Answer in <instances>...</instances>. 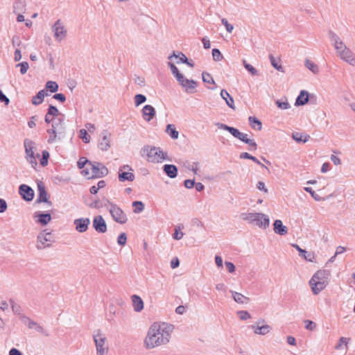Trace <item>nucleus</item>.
<instances>
[{"label":"nucleus","instance_id":"8fccbe9b","mask_svg":"<svg viewBox=\"0 0 355 355\" xmlns=\"http://www.w3.org/2000/svg\"><path fill=\"white\" fill-rule=\"evenodd\" d=\"M173 57H175V58H180V60L181 62L182 63H185V62H187V58L186 57V55L182 53V52H180L178 55L175 53V51H173V54L171 55L170 56H168V59H171Z\"/></svg>","mask_w":355,"mask_h":355},{"label":"nucleus","instance_id":"f03ea898","mask_svg":"<svg viewBox=\"0 0 355 355\" xmlns=\"http://www.w3.org/2000/svg\"><path fill=\"white\" fill-rule=\"evenodd\" d=\"M329 275L330 272L327 270H318L313 275L309 284L314 295H318L327 286Z\"/></svg>","mask_w":355,"mask_h":355},{"label":"nucleus","instance_id":"79ce46f5","mask_svg":"<svg viewBox=\"0 0 355 355\" xmlns=\"http://www.w3.org/2000/svg\"><path fill=\"white\" fill-rule=\"evenodd\" d=\"M134 212L136 214L141 213L144 209V204L141 201H134L132 202Z\"/></svg>","mask_w":355,"mask_h":355},{"label":"nucleus","instance_id":"9b49d317","mask_svg":"<svg viewBox=\"0 0 355 355\" xmlns=\"http://www.w3.org/2000/svg\"><path fill=\"white\" fill-rule=\"evenodd\" d=\"M253 330L254 333L257 335L265 336L268 334L272 329L271 327L266 324L264 319H259L255 324L249 327Z\"/></svg>","mask_w":355,"mask_h":355},{"label":"nucleus","instance_id":"b1692460","mask_svg":"<svg viewBox=\"0 0 355 355\" xmlns=\"http://www.w3.org/2000/svg\"><path fill=\"white\" fill-rule=\"evenodd\" d=\"M163 171L170 178H175L178 175V167L174 164H164Z\"/></svg>","mask_w":355,"mask_h":355},{"label":"nucleus","instance_id":"6e6d98bb","mask_svg":"<svg viewBox=\"0 0 355 355\" xmlns=\"http://www.w3.org/2000/svg\"><path fill=\"white\" fill-rule=\"evenodd\" d=\"M48 115L52 116H57L59 114V110L58 108L52 105H50L48 108L47 111Z\"/></svg>","mask_w":355,"mask_h":355},{"label":"nucleus","instance_id":"473e14b6","mask_svg":"<svg viewBox=\"0 0 355 355\" xmlns=\"http://www.w3.org/2000/svg\"><path fill=\"white\" fill-rule=\"evenodd\" d=\"M221 98L225 100L226 104L232 109L234 110V102L233 98L225 89H222L220 92Z\"/></svg>","mask_w":355,"mask_h":355},{"label":"nucleus","instance_id":"4d7b16f0","mask_svg":"<svg viewBox=\"0 0 355 355\" xmlns=\"http://www.w3.org/2000/svg\"><path fill=\"white\" fill-rule=\"evenodd\" d=\"M80 137L83 139L85 143H89L90 137L88 135L87 132L85 129H81L80 130Z\"/></svg>","mask_w":355,"mask_h":355},{"label":"nucleus","instance_id":"13d9d810","mask_svg":"<svg viewBox=\"0 0 355 355\" xmlns=\"http://www.w3.org/2000/svg\"><path fill=\"white\" fill-rule=\"evenodd\" d=\"M237 315L241 320H246L251 318V315L247 311H239Z\"/></svg>","mask_w":355,"mask_h":355},{"label":"nucleus","instance_id":"680f3d73","mask_svg":"<svg viewBox=\"0 0 355 355\" xmlns=\"http://www.w3.org/2000/svg\"><path fill=\"white\" fill-rule=\"evenodd\" d=\"M350 340V338H345V337H341L339 340H338V344L336 345V349H340L341 347H342V345L343 344H345L346 347H347V343H348V341Z\"/></svg>","mask_w":355,"mask_h":355},{"label":"nucleus","instance_id":"0e129e2a","mask_svg":"<svg viewBox=\"0 0 355 355\" xmlns=\"http://www.w3.org/2000/svg\"><path fill=\"white\" fill-rule=\"evenodd\" d=\"M184 236V233L180 231V227H175L173 237L175 240H180Z\"/></svg>","mask_w":355,"mask_h":355},{"label":"nucleus","instance_id":"aec40b11","mask_svg":"<svg viewBox=\"0 0 355 355\" xmlns=\"http://www.w3.org/2000/svg\"><path fill=\"white\" fill-rule=\"evenodd\" d=\"M110 133L107 130H104L101 135V139L99 140L98 146L103 150L106 151L110 147Z\"/></svg>","mask_w":355,"mask_h":355},{"label":"nucleus","instance_id":"c03bdc74","mask_svg":"<svg viewBox=\"0 0 355 355\" xmlns=\"http://www.w3.org/2000/svg\"><path fill=\"white\" fill-rule=\"evenodd\" d=\"M212 57L214 61L218 62L223 59V55L218 49H212Z\"/></svg>","mask_w":355,"mask_h":355},{"label":"nucleus","instance_id":"c85d7f7f","mask_svg":"<svg viewBox=\"0 0 355 355\" xmlns=\"http://www.w3.org/2000/svg\"><path fill=\"white\" fill-rule=\"evenodd\" d=\"M135 178V175L129 171H122V169L119 170V180L121 182L125 181L132 182Z\"/></svg>","mask_w":355,"mask_h":355},{"label":"nucleus","instance_id":"a19ab883","mask_svg":"<svg viewBox=\"0 0 355 355\" xmlns=\"http://www.w3.org/2000/svg\"><path fill=\"white\" fill-rule=\"evenodd\" d=\"M45 90H49L52 93H55L58 90L59 86L55 81H48L45 85Z\"/></svg>","mask_w":355,"mask_h":355},{"label":"nucleus","instance_id":"ddd939ff","mask_svg":"<svg viewBox=\"0 0 355 355\" xmlns=\"http://www.w3.org/2000/svg\"><path fill=\"white\" fill-rule=\"evenodd\" d=\"M54 37L58 41H61L67 36V29L60 19H58L52 26Z\"/></svg>","mask_w":355,"mask_h":355},{"label":"nucleus","instance_id":"393cba45","mask_svg":"<svg viewBox=\"0 0 355 355\" xmlns=\"http://www.w3.org/2000/svg\"><path fill=\"white\" fill-rule=\"evenodd\" d=\"M273 226L274 232L279 235L284 236L288 233L287 227L283 225V223L281 220H275Z\"/></svg>","mask_w":355,"mask_h":355},{"label":"nucleus","instance_id":"a878e982","mask_svg":"<svg viewBox=\"0 0 355 355\" xmlns=\"http://www.w3.org/2000/svg\"><path fill=\"white\" fill-rule=\"evenodd\" d=\"M35 218H38L37 222L42 225H47L51 220V216L49 213L35 212Z\"/></svg>","mask_w":355,"mask_h":355},{"label":"nucleus","instance_id":"423d86ee","mask_svg":"<svg viewBox=\"0 0 355 355\" xmlns=\"http://www.w3.org/2000/svg\"><path fill=\"white\" fill-rule=\"evenodd\" d=\"M93 339L95 343L97 355H107L109 346L107 337L100 329L94 331Z\"/></svg>","mask_w":355,"mask_h":355},{"label":"nucleus","instance_id":"4be33fe9","mask_svg":"<svg viewBox=\"0 0 355 355\" xmlns=\"http://www.w3.org/2000/svg\"><path fill=\"white\" fill-rule=\"evenodd\" d=\"M141 112L144 120L147 122L150 121L156 114L155 109L150 105H144Z\"/></svg>","mask_w":355,"mask_h":355},{"label":"nucleus","instance_id":"7ed1b4c3","mask_svg":"<svg viewBox=\"0 0 355 355\" xmlns=\"http://www.w3.org/2000/svg\"><path fill=\"white\" fill-rule=\"evenodd\" d=\"M216 125L219 129L228 131L233 137L248 144L250 150H256L257 149V144L256 141L252 139L248 138L247 134L243 133L238 129L224 123H216Z\"/></svg>","mask_w":355,"mask_h":355},{"label":"nucleus","instance_id":"4c0bfd02","mask_svg":"<svg viewBox=\"0 0 355 355\" xmlns=\"http://www.w3.org/2000/svg\"><path fill=\"white\" fill-rule=\"evenodd\" d=\"M269 59L272 66L277 71L284 72L283 67L279 64V59L275 58L272 54L269 55Z\"/></svg>","mask_w":355,"mask_h":355},{"label":"nucleus","instance_id":"f3484780","mask_svg":"<svg viewBox=\"0 0 355 355\" xmlns=\"http://www.w3.org/2000/svg\"><path fill=\"white\" fill-rule=\"evenodd\" d=\"M19 193L24 200L28 202L31 201L35 195L33 189L31 187L24 184L19 186Z\"/></svg>","mask_w":355,"mask_h":355},{"label":"nucleus","instance_id":"a211bd4d","mask_svg":"<svg viewBox=\"0 0 355 355\" xmlns=\"http://www.w3.org/2000/svg\"><path fill=\"white\" fill-rule=\"evenodd\" d=\"M75 229L78 232L83 233L88 230L90 224V219L89 218H76L73 221Z\"/></svg>","mask_w":355,"mask_h":355},{"label":"nucleus","instance_id":"69168bd1","mask_svg":"<svg viewBox=\"0 0 355 355\" xmlns=\"http://www.w3.org/2000/svg\"><path fill=\"white\" fill-rule=\"evenodd\" d=\"M7 209L8 204L6 201L3 198H0V213H3L7 210Z\"/></svg>","mask_w":355,"mask_h":355},{"label":"nucleus","instance_id":"dca6fc26","mask_svg":"<svg viewBox=\"0 0 355 355\" xmlns=\"http://www.w3.org/2000/svg\"><path fill=\"white\" fill-rule=\"evenodd\" d=\"M180 85L184 88L185 92L188 94H193L195 92V89L197 86L196 81L193 80H189L186 78L184 76L182 78H180L178 80Z\"/></svg>","mask_w":355,"mask_h":355},{"label":"nucleus","instance_id":"3c124183","mask_svg":"<svg viewBox=\"0 0 355 355\" xmlns=\"http://www.w3.org/2000/svg\"><path fill=\"white\" fill-rule=\"evenodd\" d=\"M49 158V153L47 150H43L42 158L40 159V164L45 166L48 164V159Z\"/></svg>","mask_w":355,"mask_h":355},{"label":"nucleus","instance_id":"f704fd0d","mask_svg":"<svg viewBox=\"0 0 355 355\" xmlns=\"http://www.w3.org/2000/svg\"><path fill=\"white\" fill-rule=\"evenodd\" d=\"M250 125L252 128L257 130H261L262 128V123L259 119L255 116H250L248 118Z\"/></svg>","mask_w":355,"mask_h":355},{"label":"nucleus","instance_id":"2f4dec72","mask_svg":"<svg viewBox=\"0 0 355 355\" xmlns=\"http://www.w3.org/2000/svg\"><path fill=\"white\" fill-rule=\"evenodd\" d=\"M309 101V93L305 90H302L300 95L295 101V105H304Z\"/></svg>","mask_w":355,"mask_h":355},{"label":"nucleus","instance_id":"58836bf2","mask_svg":"<svg viewBox=\"0 0 355 355\" xmlns=\"http://www.w3.org/2000/svg\"><path fill=\"white\" fill-rule=\"evenodd\" d=\"M305 66L313 73L316 74L319 72V69L317 64L313 62L311 60L306 59L305 60Z\"/></svg>","mask_w":355,"mask_h":355},{"label":"nucleus","instance_id":"37998d69","mask_svg":"<svg viewBox=\"0 0 355 355\" xmlns=\"http://www.w3.org/2000/svg\"><path fill=\"white\" fill-rule=\"evenodd\" d=\"M275 104L278 108L282 110H288L291 107V105L287 99H286L284 101H282V100H277L275 101Z\"/></svg>","mask_w":355,"mask_h":355},{"label":"nucleus","instance_id":"5fc2aeb1","mask_svg":"<svg viewBox=\"0 0 355 355\" xmlns=\"http://www.w3.org/2000/svg\"><path fill=\"white\" fill-rule=\"evenodd\" d=\"M126 242H127L126 234L124 232L121 233L117 238V243L119 245L123 246L125 245Z\"/></svg>","mask_w":355,"mask_h":355},{"label":"nucleus","instance_id":"49530a36","mask_svg":"<svg viewBox=\"0 0 355 355\" xmlns=\"http://www.w3.org/2000/svg\"><path fill=\"white\" fill-rule=\"evenodd\" d=\"M243 64L246 70H248L252 75H258L257 70L251 64H248L246 60H243Z\"/></svg>","mask_w":355,"mask_h":355},{"label":"nucleus","instance_id":"bb28decb","mask_svg":"<svg viewBox=\"0 0 355 355\" xmlns=\"http://www.w3.org/2000/svg\"><path fill=\"white\" fill-rule=\"evenodd\" d=\"M131 299L135 311L140 312L144 309V302L139 296L133 295H132Z\"/></svg>","mask_w":355,"mask_h":355},{"label":"nucleus","instance_id":"72a5a7b5","mask_svg":"<svg viewBox=\"0 0 355 355\" xmlns=\"http://www.w3.org/2000/svg\"><path fill=\"white\" fill-rule=\"evenodd\" d=\"M328 33L331 41L334 42L336 50L338 47H342L345 44L343 41L340 40V37L332 31H329Z\"/></svg>","mask_w":355,"mask_h":355},{"label":"nucleus","instance_id":"0eeeda50","mask_svg":"<svg viewBox=\"0 0 355 355\" xmlns=\"http://www.w3.org/2000/svg\"><path fill=\"white\" fill-rule=\"evenodd\" d=\"M105 202V206L109 205L108 210L112 219L119 224H125L128 221V217L123 209L108 199H106Z\"/></svg>","mask_w":355,"mask_h":355},{"label":"nucleus","instance_id":"9d476101","mask_svg":"<svg viewBox=\"0 0 355 355\" xmlns=\"http://www.w3.org/2000/svg\"><path fill=\"white\" fill-rule=\"evenodd\" d=\"M336 52L342 60L352 66H355V55L345 44L342 47H338Z\"/></svg>","mask_w":355,"mask_h":355},{"label":"nucleus","instance_id":"4468645a","mask_svg":"<svg viewBox=\"0 0 355 355\" xmlns=\"http://www.w3.org/2000/svg\"><path fill=\"white\" fill-rule=\"evenodd\" d=\"M60 128H56L55 125H51V128L47 130V132L49 134V138L48 142L52 144L57 139L58 135H62L65 132V128L64 126L63 119H59Z\"/></svg>","mask_w":355,"mask_h":355},{"label":"nucleus","instance_id":"6ab92c4d","mask_svg":"<svg viewBox=\"0 0 355 355\" xmlns=\"http://www.w3.org/2000/svg\"><path fill=\"white\" fill-rule=\"evenodd\" d=\"M23 322L28 326L29 329H35L37 332L44 334L46 336H49L47 331L36 322L32 320L30 318L23 316L21 318Z\"/></svg>","mask_w":355,"mask_h":355},{"label":"nucleus","instance_id":"774afa93","mask_svg":"<svg viewBox=\"0 0 355 355\" xmlns=\"http://www.w3.org/2000/svg\"><path fill=\"white\" fill-rule=\"evenodd\" d=\"M195 185V180H186L184 182V186L187 189H192Z\"/></svg>","mask_w":355,"mask_h":355},{"label":"nucleus","instance_id":"bf43d9fd","mask_svg":"<svg viewBox=\"0 0 355 355\" xmlns=\"http://www.w3.org/2000/svg\"><path fill=\"white\" fill-rule=\"evenodd\" d=\"M221 23L225 26L226 31L231 33L234 30V26L228 22L227 19L223 18L221 19Z\"/></svg>","mask_w":355,"mask_h":355},{"label":"nucleus","instance_id":"c756f323","mask_svg":"<svg viewBox=\"0 0 355 355\" xmlns=\"http://www.w3.org/2000/svg\"><path fill=\"white\" fill-rule=\"evenodd\" d=\"M48 95L49 94H48L46 90H45V89H42V90L39 91L37 92V94L35 96H33L32 98L33 105H40L44 101V98Z\"/></svg>","mask_w":355,"mask_h":355},{"label":"nucleus","instance_id":"ea45409f","mask_svg":"<svg viewBox=\"0 0 355 355\" xmlns=\"http://www.w3.org/2000/svg\"><path fill=\"white\" fill-rule=\"evenodd\" d=\"M168 65L170 67L172 73L176 78L177 80H178L180 78H182L183 74L179 71L178 69L173 63L168 62Z\"/></svg>","mask_w":355,"mask_h":355},{"label":"nucleus","instance_id":"f257e3e1","mask_svg":"<svg viewBox=\"0 0 355 355\" xmlns=\"http://www.w3.org/2000/svg\"><path fill=\"white\" fill-rule=\"evenodd\" d=\"M173 329V325L165 322L153 323L144 340L146 348L153 349L168 343Z\"/></svg>","mask_w":355,"mask_h":355},{"label":"nucleus","instance_id":"864d4df0","mask_svg":"<svg viewBox=\"0 0 355 355\" xmlns=\"http://www.w3.org/2000/svg\"><path fill=\"white\" fill-rule=\"evenodd\" d=\"M16 67H19L20 68V73L21 74H25L28 68H29V65H28V63L27 62H20L19 64H17L16 65Z\"/></svg>","mask_w":355,"mask_h":355},{"label":"nucleus","instance_id":"e2e57ef3","mask_svg":"<svg viewBox=\"0 0 355 355\" xmlns=\"http://www.w3.org/2000/svg\"><path fill=\"white\" fill-rule=\"evenodd\" d=\"M304 323L306 324L305 328L308 330L313 331L316 328V324L311 320H306Z\"/></svg>","mask_w":355,"mask_h":355},{"label":"nucleus","instance_id":"5701e85b","mask_svg":"<svg viewBox=\"0 0 355 355\" xmlns=\"http://www.w3.org/2000/svg\"><path fill=\"white\" fill-rule=\"evenodd\" d=\"M292 246L295 248L298 252L299 255L302 257H303L304 259H306L308 261L310 262H314L315 257V254L311 252H307L305 250L302 249L297 244H293Z\"/></svg>","mask_w":355,"mask_h":355},{"label":"nucleus","instance_id":"f8f14e48","mask_svg":"<svg viewBox=\"0 0 355 355\" xmlns=\"http://www.w3.org/2000/svg\"><path fill=\"white\" fill-rule=\"evenodd\" d=\"M37 248L38 250L43 249L50 246L51 243L53 241L51 233L42 231L37 236Z\"/></svg>","mask_w":355,"mask_h":355},{"label":"nucleus","instance_id":"de8ad7c7","mask_svg":"<svg viewBox=\"0 0 355 355\" xmlns=\"http://www.w3.org/2000/svg\"><path fill=\"white\" fill-rule=\"evenodd\" d=\"M10 306L14 313L19 315L21 312V306L15 302V301L12 299L10 300Z\"/></svg>","mask_w":355,"mask_h":355},{"label":"nucleus","instance_id":"7c9ffc66","mask_svg":"<svg viewBox=\"0 0 355 355\" xmlns=\"http://www.w3.org/2000/svg\"><path fill=\"white\" fill-rule=\"evenodd\" d=\"M231 293L234 300L238 304H248L250 301L249 297L244 296L243 294L240 293L231 291Z\"/></svg>","mask_w":355,"mask_h":355},{"label":"nucleus","instance_id":"412c9836","mask_svg":"<svg viewBox=\"0 0 355 355\" xmlns=\"http://www.w3.org/2000/svg\"><path fill=\"white\" fill-rule=\"evenodd\" d=\"M37 191L38 196L36 202L38 203L46 202L49 205H51L52 202L48 200L46 188L42 182L37 183Z\"/></svg>","mask_w":355,"mask_h":355},{"label":"nucleus","instance_id":"338daca9","mask_svg":"<svg viewBox=\"0 0 355 355\" xmlns=\"http://www.w3.org/2000/svg\"><path fill=\"white\" fill-rule=\"evenodd\" d=\"M53 98L61 103H64L66 101V97L63 94L58 93L55 94L53 96Z\"/></svg>","mask_w":355,"mask_h":355},{"label":"nucleus","instance_id":"052dcab7","mask_svg":"<svg viewBox=\"0 0 355 355\" xmlns=\"http://www.w3.org/2000/svg\"><path fill=\"white\" fill-rule=\"evenodd\" d=\"M304 189L306 192H309L316 201H320L321 200L320 196L315 193V192L311 187H304Z\"/></svg>","mask_w":355,"mask_h":355},{"label":"nucleus","instance_id":"20e7f679","mask_svg":"<svg viewBox=\"0 0 355 355\" xmlns=\"http://www.w3.org/2000/svg\"><path fill=\"white\" fill-rule=\"evenodd\" d=\"M241 218L260 228L266 229L270 225L269 217L262 213H242Z\"/></svg>","mask_w":355,"mask_h":355},{"label":"nucleus","instance_id":"6e6552de","mask_svg":"<svg viewBox=\"0 0 355 355\" xmlns=\"http://www.w3.org/2000/svg\"><path fill=\"white\" fill-rule=\"evenodd\" d=\"M24 145L26 153V159L31 164L33 168H35L37 166V158L40 157V154L35 155V142L29 139H25Z\"/></svg>","mask_w":355,"mask_h":355},{"label":"nucleus","instance_id":"603ef678","mask_svg":"<svg viewBox=\"0 0 355 355\" xmlns=\"http://www.w3.org/2000/svg\"><path fill=\"white\" fill-rule=\"evenodd\" d=\"M89 162H91L89 161L86 157H82L78 161L77 166H78V168L82 169L86 165H87L89 166Z\"/></svg>","mask_w":355,"mask_h":355},{"label":"nucleus","instance_id":"1a4fd4ad","mask_svg":"<svg viewBox=\"0 0 355 355\" xmlns=\"http://www.w3.org/2000/svg\"><path fill=\"white\" fill-rule=\"evenodd\" d=\"M90 171H91V176L88 177V178H100L105 177L108 174L107 168L104 166L102 163L94 162H89Z\"/></svg>","mask_w":355,"mask_h":355},{"label":"nucleus","instance_id":"09e8293b","mask_svg":"<svg viewBox=\"0 0 355 355\" xmlns=\"http://www.w3.org/2000/svg\"><path fill=\"white\" fill-rule=\"evenodd\" d=\"M202 76L204 83L215 85V81L210 73L207 72H202Z\"/></svg>","mask_w":355,"mask_h":355},{"label":"nucleus","instance_id":"2eb2a0df","mask_svg":"<svg viewBox=\"0 0 355 355\" xmlns=\"http://www.w3.org/2000/svg\"><path fill=\"white\" fill-rule=\"evenodd\" d=\"M93 227L98 233L100 234H103L107 232V224L102 216L98 215L94 218Z\"/></svg>","mask_w":355,"mask_h":355},{"label":"nucleus","instance_id":"e433bc0d","mask_svg":"<svg viewBox=\"0 0 355 355\" xmlns=\"http://www.w3.org/2000/svg\"><path fill=\"white\" fill-rule=\"evenodd\" d=\"M166 132L170 135V137L172 139H177L178 138L179 132L178 131L176 130L174 125H167Z\"/></svg>","mask_w":355,"mask_h":355},{"label":"nucleus","instance_id":"39448f33","mask_svg":"<svg viewBox=\"0 0 355 355\" xmlns=\"http://www.w3.org/2000/svg\"><path fill=\"white\" fill-rule=\"evenodd\" d=\"M141 155H146L148 161L153 163H159L167 159V153L162 150L160 148L155 146H145L141 149Z\"/></svg>","mask_w":355,"mask_h":355},{"label":"nucleus","instance_id":"cd10ccee","mask_svg":"<svg viewBox=\"0 0 355 355\" xmlns=\"http://www.w3.org/2000/svg\"><path fill=\"white\" fill-rule=\"evenodd\" d=\"M26 10V0H15L13 3V12L18 14L25 12Z\"/></svg>","mask_w":355,"mask_h":355},{"label":"nucleus","instance_id":"c9c22d12","mask_svg":"<svg viewBox=\"0 0 355 355\" xmlns=\"http://www.w3.org/2000/svg\"><path fill=\"white\" fill-rule=\"evenodd\" d=\"M292 138L297 142L305 143L309 139L310 136L307 134L293 132L292 135Z\"/></svg>","mask_w":355,"mask_h":355},{"label":"nucleus","instance_id":"a18cd8bd","mask_svg":"<svg viewBox=\"0 0 355 355\" xmlns=\"http://www.w3.org/2000/svg\"><path fill=\"white\" fill-rule=\"evenodd\" d=\"M134 99L136 106H139L146 101V96L141 94L135 95Z\"/></svg>","mask_w":355,"mask_h":355}]
</instances>
